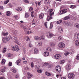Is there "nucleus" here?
<instances>
[{"mask_svg":"<svg viewBox=\"0 0 79 79\" xmlns=\"http://www.w3.org/2000/svg\"><path fill=\"white\" fill-rule=\"evenodd\" d=\"M29 16V14L26 13L25 14V18H28Z\"/></svg>","mask_w":79,"mask_h":79,"instance_id":"27","label":"nucleus"},{"mask_svg":"<svg viewBox=\"0 0 79 79\" xmlns=\"http://www.w3.org/2000/svg\"><path fill=\"white\" fill-rule=\"evenodd\" d=\"M12 65V63L11 62H10L9 63V66H11Z\"/></svg>","mask_w":79,"mask_h":79,"instance_id":"51","label":"nucleus"},{"mask_svg":"<svg viewBox=\"0 0 79 79\" xmlns=\"http://www.w3.org/2000/svg\"><path fill=\"white\" fill-rule=\"evenodd\" d=\"M3 6H0V10H3Z\"/></svg>","mask_w":79,"mask_h":79,"instance_id":"57","label":"nucleus"},{"mask_svg":"<svg viewBox=\"0 0 79 79\" xmlns=\"http://www.w3.org/2000/svg\"><path fill=\"white\" fill-rule=\"evenodd\" d=\"M9 2V0H7L6 1L4 2V4H7Z\"/></svg>","mask_w":79,"mask_h":79,"instance_id":"45","label":"nucleus"},{"mask_svg":"<svg viewBox=\"0 0 79 79\" xmlns=\"http://www.w3.org/2000/svg\"><path fill=\"white\" fill-rule=\"evenodd\" d=\"M40 37H41L42 39H43V40H44L45 36L44 35H42V36H40Z\"/></svg>","mask_w":79,"mask_h":79,"instance_id":"48","label":"nucleus"},{"mask_svg":"<svg viewBox=\"0 0 79 79\" xmlns=\"http://www.w3.org/2000/svg\"><path fill=\"white\" fill-rule=\"evenodd\" d=\"M2 35H4V36H7V35H8V32H6V33H5V32H2Z\"/></svg>","mask_w":79,"mask_h":79,"instance_id":"29","label":"nucleus"},{"mask_svg":"<svg viewBox=\"0 0 79 79\" xmlns=\"http://www.w3.org/2000/svg\"><path fill=\"white\" fill-rule=\"evenodd\" d=\"M65 25L66 26H71V24H70V23L69 22H65Z\"/></svg>","mask_w":79,"mask_h":79,"instance_id":"21","label":"nucleus"},{"mask_svg":"<svg viewBox=\"0 0 79 79\" xmlns=\"http://www.w3.org/2000/svg\"><path fill=\"white\" fill-rule=\"evenodd\" d=\"M74 26L75 27H77V28L79 29V24L78 23H75L74 24Z\"/></svg>","mask_w":79,"mask_h":79,"instance_id":"26","label":"nucleus"},{"mask_svg":"<svg viewBox=\"0 0 79 79\" xmlns=\"http://www.w3.org/2000/svg\"><path fill=\"white\" fill-rule=\"evenodd\" d=\"M37 72L38 73H41L42 72V70L40 69H38L37 70Z\"/></svg>","mask_w":79,"mask_h":79,"instance_id":"34","label":"nucleus"},{"mask_svg":"<svg viewBox=\"0 0 79 79\" xmlns=\"http://www.w3.org/2000/svg\"><path fill=\"white\" fill-rule=\"evenodd\" d=\"M53 10L52 9H49L48 11V13H49L50 14L49 15H53L54 14V12H52L53 11Z\"/></svg>","mask_w":79,"mask_h":79,"instance_id":"6","label":"nucleus"},{"mask_svg":"<svg viewBox=\"0 0 79 79\" xmlns=\"http://www.w3.org/2000/svg\"><path fill=\"white\" fill-rule=\"evenodd\" d=\"M21 59H19L16 60V63L18 65V66H20V64H21Z\"/></svg>","mask_w":79,"mask_h":79,"instance_id":"9","label":"nucleus"},{"mask_svg":"<svg viewBox=\"0 0 79 79\" xmlns=\"http://www.w3.org/2000/svg\"><path fill=\"white\" fill-rule=\"evenodd\" d=\"M66 55L65 54V55L66 56L68 55H69V52H67L66 53Z\"/></svg>","mask_w":79,"mask_h":79,"instance_id":"62","label":"nucleus"},{"mask_svg":"<svg viewBox=\"0 0 79 79\" xmlns=\"http://www.w3.org/2000/svg\"><path fill=\"white\" fill-rule=\"evenodd\" d=\"M46 75H47V76H51L52 75L51 74H50V73L46 72L45 73Z\"/></svg>","mask_w":79,"mask_h":79,"instance_id":"30","label":"nucleus"},{"mask_svg":"<svg viewBox=\"0 0 79 79\" xmlns=\"http://www.w3.org/2000/svg\"><path fill=\"white\" fill-rule=\"evenodd\" d=\"M22 8L19 7L17 8L16 10L17 11H21L22 10Z\"/></svg>","mask_w":79,"mask_h":79,"instance_id":"25","label":"nucleus"},{"mask_svg":"<svg viewBox=\"0 0 79 79\" xmlns=\"http://www.w3.org/2000/svg\"><path fill=\"white\" fill-rule=\"evenodd\" d=\"M41 2H38V4L39 6H40V5H41Z\"/></svg>","mask_w":79,"mask_h":79,"instance_id":"58","label":"nucleus"},{"mask_svg":"<svg viewBox=\"0 0 79 79\" xmlns=\"http://www.w3.org/2000/svg\"><path fill=\"white\" fill-rule=\"evenodd\" d=\"M25 70H29V69L28 67H26L25 68Z\"/></svg>","mask_w":79,"mask_h":79,"instance_id":"59","label":"nucleus"},{"mask_svg":"<svg viewBox=\"0 0 79 79\" xmlns=\"http://www.w3.org/2000/svg\"><path fill=\"white\" fill-rule=\"evenodd\" d=\"M26 63H27V61L25 60L23 61V64H26Z\"/></svg>","mask_w":79,"mask_h":79,"instance_id":"56","label":"nucleus"},{"mask_svg":"<svg viewBox=\"0 0 79 79\" xmlns=\"http://www.w3.org/2000/svg\"><path fill=\"white\" fill-rule=\"evenodd\" d=\"M68 77L69 79H73L75 77V75L73 73H69L68 74Z\"/></svg>","mask_w":79,"mask_h":79,"instance_id":"2","label":"nucleus"},{"mask_svg":"<svg viewBox=\"0 0 79 79\" xmlns=\"http://www.w3.org/2000/svg\"><path fill=\"white\" fill-rule=\"evenodd\" d=\"M19 75H16L15 77V79H18V78H19Z\"/></svg>","mask_w":79,"mask_h":79,"instance_id":"40","label":"nucleus"},{"mask_svg":"<svg viewBox=\"0 0 79 79\" xmlns=\"http://www.w3.org/2000/svg\"><path fill=\"white\" fill-rule=\"evenodd\" d=\"M22 60H25V57H23L22 58Z\"/></svg>","mask_w":79,"mask_h":79,"instance_id":"64","label":"nucleus"},{"mask_svg":"<svg viewBox=\"0 0 79 79\" xmlns=\"http://www.w3.org/2000/svg\"><path fill=\"white\" fill-rule=\"evenodd\" d=\"M47 50H48V51H51V52L52 51V49H51V48H47Z\"/></svg>","mask_w":79,"mask_h":79,"instance_id":"43","label":"nucleus"},{"mask_svg":"<svg viewBox=\"0 0 79 79\" xmlns=\"http://www.w3.org/2000/svg\"><path fill=\"white\" fill-rule=\"evenodd\" d=\"M59 31L60 33L61 34H63V30L62 28L60 27L58 28Z\"/></svg>","mask_w":79,"mask_h":79,"instance_id":"15","label":"nucleus"},{"mask_svg":"<svg viewBox=\"0 0 79 79\" xmlns=\"http://www.w3.org/2000/svg\"><path fill=\"white\" fill-rule=\"evenodd\" d=\"M60 64H63L64 63V60H61L60 62Z\"/></svg>","mask_w":79,"mask_h":79,"instance_id":"35","label":"nucleus"},{"mask_svg":"<svg viewBox=\"0 0 79 79\" xmlns=\"http://www.w3.org/2000/svg\"><path fill=\"white\" fill-rule=\"evenodd\" d=\"M38 44L40 46H42V44L41 42H39Z\"/></svg>","mask_w":79,"mask_h":79,"instance_id":"54","label":"nucleus"},{"mask_svg":"<svg viewBox=\"0 0 79 79\" xmlns=\"http://www.w3.org/2000/svg\"><path fill=\"white\" fill-rule=\"evenodd\" d=\"M49 53L48 52H46L44 53V55L45 56H48L49 55Z\"/></svg>","mask_w":79,"mask_h":79,"instance_id":"18","label":"nucleus"},{"mask_svg":"<svg viewBox=\"0 0 79 79\" xmlns=\"http://www.w3.org/2000/svg\"><path fill=\"white\" fill-rule=\"evenodd\" d=\"M34 38L35 39H36V40H41L40 38L39 37L37 36H35Z\"/></svg>","mask_w":79,"mask_h":79,"instance_id":"24","label":"nucleus"},{"mask_svg":"<svg viewBox=\"0 0 79 79\" xmlns=\"http://www.w3.org/2000/svg\"><path fill=\"white\" fill-rule=\"evenodd\" d=\"M70 18L69 16H66V17L64 18V20H66L67 19H69Z\"/></svg>","mask_w":79,"mask_h":79,"instance_id":"31","label":"nucleus"},{"mask_svg":"<svg viewBox=\"0 0 79 79\" xmlns=\"http://www.w3.org/2000/svg\"><path fill=\"white\" fill-rule=\"evenodd\" d=\"M77 37L78 39H79V33L77 35Z\"/></svg>","mask_w":79,"mask_h":79,"instance_id":"60","label":"nucleus"},{"mask_svg":"<svg viewBox=\"0 0 79 79\" xmlns=\"http://www.w3.org/2000/svg\"><path fill=\"white\" fill-rule=\"evenodd\" d=\"M6 52V48H4L2 50V53H5Z\"/></svg>","mask_w":79,"mask_h":79,"instance_id":"33","label":"nucleus"},{"mask_svg":"<svg viewBox=\"0 0 79 79\" xmlns=\"http://www.w3.org/2000/svg\"><path fill=\"white\" fill-rule=\"evenodd\" d=\"M56 70L57 69H61V67L59 65L57 66L55 68Z\"/></svg>","mask_w":79,"mask_h":79,"instance_id":"28","label":"nucleus"},{"mask_svg":"<svg viewBox=\"0 0 79 79\" xmlns=\"http://www.w3.org/2000/svg\"><path fill=\"white\" fill-rule=\"evenodd\" d=\"M32 77V74L29 73H27V77L28 79H30L31 77Z\"/></svg>","mask_w":79,"mask_h":79,"instance_id":"13","label":"nucleus"},{"mask_svg":"<svg viewBox=\"0 0 79 79\" xmlns=\"http://www.w3.org/2000/svg\"><path fill=\"white\" fill-rule=\"evenodd\" d=\"M6 13L7 15L8 16H10V15H11V13H10V11H7L6 12Z\"/></svg>","mask_w":79,"mask_h":79,"instance_id":"32","label":"nucleus"},{"mask_svg":"<svg viewBox=\"0 0 79 79\" xmlns=\"http://www.w3.org/2000/svg\"><path fill=\"white\" fill-rule=\"evenodd\" d=\"M62 23V20H59L56 22L57 24H60V23Z\"/></svg>","mask_w":79,"mask_h":79,"instance_id":"39","label":"nucleus"},{"mask_svg":"<svg viewBox=\"0 0 79 79\" xmlns=\"http://www.w3.org/2000/svg\"><path fill=\"white\" fill-rule=\"evenodd\" d=\"M39 52V50L37 49H35L34 50V53L37 54Z\"/></svg>","mask_w":79,"mask_h":79,"instance_id":"20","label":"nucleus"},{"mask_svg":"<svg viewBox=\"0 0 79 79\" xmlns=\"http://www.w3.org/2000/svg\"><path fill=\"white\" fill-rule=\"evenodd\" d=\"M75 44L76 46L77 47L79 46V41L76 40L75 42Z\"/></svg>","mask_w":79,"mask_h":79,"instance_id":"16","label":"nucleus"},{"mask_svg":"<svg viewBox=\"0 0 79 79\" xmlns=\"http://www.w3.org/2000/svg\"><path fill=\"white\" fill-rule=\"evenodd\" d=\"M68 10L66 9H64L63 10H62L60 11V15H63V14H64V13H65L67 12Z\"/></svg>","mask_w":79,"mask_h":79,"instance_id":"5","label":"nucleus"},{"mask_svg":"<svg viewBox=\"0 0 79 79\" xmlns=\"http://www.w3.org/2000/svg\"><path fill=\"white\" fill-rule=\"evenodd\" d=\"M61 39H62V37H61V36H59V40H61Z\"/></svg>","mask_w":79,"mask_h":79,"instance_id":"55","label":"nucleus"},{"mask_svg":"<svg viewBox=\"0 0 79 79\" xmlns=\"http://www.w3.org/2000/svg\"><path fill=\"white\" fill-rule=\"evenodd\" d=\"M52 15H47V21H49V20H50V19H52Z\"/></svg>","mask_w":79,"mask_h":79,"instance_id":"8","label":"nucleus"},{"mask_svg":"<svg viewBox=\"0 0 79 79\" xmlns=\"http://www.w3.org/2000/svg\"><path fill=\"white\" fill-rule=\"evenodd\" d=\"M33 10V8H32V7H31L29 9V11H30V12H31V11H32Z\"/></svg>","mask_w":79,"mask_h":79,"instance_id":"41","label":"nucleus"},{"mask_svg":"<svg viewBox=\"0 0 79 79\" xmlns=\"http://www.w3.org/2000/svg\"><path fill=\"white\" fill-rule=\"evenodd\" d=\"M49 65V63H45L44 64V66H48Z\"/></svg>","mask_w":79,"mask_h":79,"instance_id":"47","label":"nucleus"},{"mask_svg":"<svg viewBox=\"0 0 79 79\" xmlns=\"http://www.w3.org/2000/svg\"><path fill=\"white\" fill-rule=\"evenodd\" d=\"M6 67H4L3 69H1V72L2 73H5L6 71Z\"/></svg>","mask_w":79,"mask_h":79,"instance_id":"17","label":"nucleus"},{"mask_svg":"<svg viewBox=\"0 0 79 79\" xmlns=\"http://www.w3.org/2000/svg\"><path fill=\"white\" fill-rule=\"evenodd\" d=\"M10 40V38L8 37H4L2 39V40L3 41V43H6V41H7L8 42Z\"/></svg>","mask_w":79,"mask_h":79,"instance_id":"3","label":"nucleus"},{"mask_svg":"<svg viewBox=\"0 0 79 79\" xmlns=\"http://www.w3.org/2000/svg\"><path fill=\"white\" fill-rule=\"evenodd\" d=\"M56 71L57 73H60L61 72V69H58L56 70Z\"/></svg>","mask_w":79,"mask_h":79,"instance_id":"37","label":"nucleus"},{"mask_svg":"<svg viewBox=\"0 0 79 79\" xmlns=\"http://www.w3.org/2000/svg\"><path fill=\"white\" fill-rule=\"evenodd\" d=\"M31 17H34V11H32V12L31 13Z\"/></svg>","mask_w":79,"mask_h":79,"instance_id":"50","label":"nucleus"},{"mask_svg":"<svg viewBox=\"0 0 79 79\" xmlns=\"http://www.w3.org/2000/svg\"><path fill=\"white\" fill-rule=\"evenodd\" d=\"M50 0H45L44 1V4L45 5H47L50 4Z\"/></svg>","mask_w":79,"mask_h":79,"instance_id":"10","label":"nucleus"},{"mask_svg":"<svg viewBox=\"0 0 79 79\" xmlns=\"http://www.w3.org/2000/svg\"><path fill=\"white\" fill-rule=\"evenodd\" d=\"M47 23H48L47 22H45L44 23V25L45 27H46V28H48V27H47Z\"/></svg>","mask_w":79,"mask_h":79,"instance_id":"38","label":"nucleus"},{"mask_svg":"<svg viewBox=\"0 0 79 79\" xmlns=\"http://www.w3.org/2000/svg\"><path fill=\"white\" fill-rule=\"evenodd\" d=\"M54 57L56 59H59L61 57L60 54H57L55 55Z\"/></svg>","mask_w":79,"mask_h":79,"instance_id":"12","label":"nucleus"},{"mask_svg":"<svg viewBox=\"0 0 79 79\" xmlns=\"http://www.w3.org/2000/svg\"><path fill=\"white\" fill-rule=\"evenodd\" d=\"M6 62V60H5L4 59H2V64H5V63Z\"/></svg>","mask_w":79,"mask_h":79,"instance_id":"23","label":"nucleus"},{"mask_svg":"<svg viewBox=\"0 0 79 79\" xmlns=\"http://www.w3.org/2000/svg\"><path fill=\"white\" fill-rule=\"evenodd\" d=\"M50 46H52V47H54L55 46V44L53 43H51L50 44Z\"/></svg>","mask_w":79,"mask_h":79,"instance_id":"36","label":"nucleus"},{"mask_svg":"<svg viewBox=\"0 0 79 79\" xmlns=\"http://www.w3.org/2000/svg\"><path fill=\"white\" fill-rule=\"evenodd\" d=\"M77 60H79V54H78L76 56Z\"/></svg>","mask_w":79,"mask_h":79,"instance_id":"44","label":"nucleus"},{"mask_svg":"<svg viewBox=\"0 0 79 79\" xmlns=\"http://www.w3.org/2000/svg\"><path fill=\"white\" fill-rule=\"evenodd\" d=\"M12 72H13V73H16V71L15 70V69H13L12 70Z\"/></svg>","mask_w":79,"mask_h":79,"instance_id":"53","label":"nucleus"},{"mask_svg":"<svg viewBox=\"0 0 79 79\" xmlns=\"http://www.w3.org/2000/svg\"><path fill=\"white\" fill-rule=\"evenodd\" d=\"M70 8H72L73 9L74 8H77L76 6L73 5L70 6Z\"/></svg>","mask_w":79,"mask_h":79,"instance_id":"22","label":"nucleus"},{"mask_svg":"<svg viewBox=\"0 0 79 79\" xmlns=\"http://www.w3.org/2000/svg\"><path fill=\"white\" fill-rule=\"evenodd\" d=\"M59 47L60 48H63L65 47V44L63 43H60L58 45Z\"/></svg>","mask_w":79,"mask_h":79,"instance_id":"4","label":"nucleus"},{"mask_svg":"<svg viewBox=\"0 0 79 79\" xmlns=\"http://www.w3.org/2000/svg\"><path fill=\"white\" fill-rule=\"evenodd\" d=\"M8 57H11V56H12V54H11L10 53H9V54H8Z\"/></svg>","mask_w":79,"mask_h":79,"instance_id":"52","label":"nucleus"},{"mask_svg":"<svg viewBox=\"0 0 79 79\" xmlns=\"http://www.w3.org/2000/svg\"><path fill=\"white\" fill-rule=\"evenodd\" d=\"M8 6H9V7L11 8V4H9L8 5Z\"/></svg>","mask_w":79,"mask_h":79,"instance_id":"63","label":"nucleus"},{"mask_svg":"<svg viewBox=\"0 0 79 79\" xmlns=\"http://www.w3.org/2000/svg\"><path fill=\"white\" fill-rule=\"evenodd\" d=\"M48 6H45L44 7V10H47V9H48Z\"/></svg>","mask_w":79,"mask_h":79,"instance_id":"49","label":"nucleus"},{"mask_svg":"<svg viewBox=\"0 0 79 79\" xmlns=\"http://www.w3.org/2000/svg\"><path fill=\"white\" fill-rule=\"evenodd\" d=\"M53 25L52 23H51L50 28V29H52V27H53Z\"/></svg>","mask_w":79,"mask_h":79,"instance_id":"46","label":"nucleus"},{"mask_svg":"<svg viewBox=\"0 0 79 79\" xmlns=\"http://www.w3.org/2000/svg\"><path fill=\"white\" fill-rule=\"evenodd\" d=\"M31 65L32 68H33V67L34 66V63L33 62H31Z\"/></svg>","mask_w":79,"mask_h":79,"instance_id":"42","label":"nucleus"},{"mask_svg":"<svg viewBox=\"0 0 79 79\" xmlns=\"http://www.w3.org/2000/svg\"><path fill=\"white\" fill-rule=\"evenodd\" d=\"M11 48L14 52V51H16V52H19V47L17 46H15V48L13 46H11Z\"/></svg>","mask_w":79,"mask_h":79,"instance_id":"1","label":"nucleus"},{"mask_svg":"<svg viewBox=\"0 0 79 79\" xmlns=\"http://www.w3.org/2000/svg\"><path fill=\"white\" fill-rule=\"evenodd\" d=\"M12 39H14L15 40V41H14L15 43H18V40H17V38L15 37V36H13L12 37Z\"/></svg>","mask_w":79,"mask_h":79,"instance_id":"19","label":"nucleus"},{"mask_svg":"<svg viewBox=\"0 0 79 79\" xmlns=\"http://www.w3.org/2000/svg\"><path fill=\"white\" fill-rule=\"evenodd\" d=\"M71 66L70 64H67L65 67V69L67 71H69L71 69Z\"/></svg>","mask_w":79,"mask_h":79,"instance_id":"7","label":"nucleus"},{"mask_svg":"<svg viewBox=\"0 0 79 79\" xmlns=\"http://www.w3.org/2000/svg\"><path fill=\"white\" fill-rule=\"evenodd\" d=\"M44 14L41 13L39 15V17L40 19H42L44 18Z\"/></svg>","mask_w":79,"mask_h":79,"instance_id":"14","label":"nucleus"},{"mask_svg":"<svg viewBox=\"0 0 79 79\" xmlns=\"http://www.w3.org/2000/svg\"><path fill=\"white\" fill-rule=\"evenodd\" d=\"M50 37H54V36H55V35L52 33H48V32H47L46 33V35H48Z\"/></svg>","mask_w":79,"mask_h":79,"instance_id":"11","label":"nucleus"},{"mask_svg":"<svg viewBox=\"0 0 79 79\" xmlns=\"http://www.w3.org/2000/svg\"><path fill=\"white\" fill-rule=\"evenodd\" d=\"M25 3H29V1L27 0H26L25 1Z\"/></svg>","mask_w":79,"mask_h":79,"instance_id":"61","label":"nucleus"}]
</instances>
